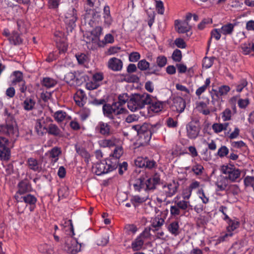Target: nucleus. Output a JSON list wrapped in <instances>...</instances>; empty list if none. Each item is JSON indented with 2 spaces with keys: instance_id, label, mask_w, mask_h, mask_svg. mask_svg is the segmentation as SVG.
I'll use <instances>...</instances> for the list:
<instances>
[{
  "instance_id": "obj_44",
  "label": "nucleus",
  "mask_w": 254,
  "mask_h": 254,
  "mask_svg": "<svg viewBox=\"0 0 254 254\" xmlns=\"http://www.w3.org/2000/svg\"><path fill=\"white\" fill-rule=\"evenodd\" d=\"M232 114V111L230 109H225L222 113V119L223 121L226 122L231 120Z\"/></svg>"
},
{
  "instance_id": "obj_12",
  "label": "nucleus",
  "mask_w": 254,
  "mask_h": 254,
  "mask_svg": "<svg viewBox=\"0 0 254 254\" xmlns=\"http://www.w3.org/2000/svg\"><path fill=\"white\" fill-rule=\"evenodd\" d=\"M32 190L31 185L26 181L20 182L18 185V190L16 192L14 198L16 200L21 199L22 196L27 194Z\"/></svg>"
},
{
  "instance_id": "obj_42",
  "label": "nucleus",
  "mask_w": 254,
  "mask_h": 254,
  "mask_svg": "<svg viewBox=\"0 0 254 254\" xmlns=\"http://www.w3.org/2000/svg\"><path fill=\"white\" fill-rule=\"evenodd\" d=\"M119 101L118 102H115V103H118V106L120 107H123V105L125 104L127 102H128L129 101V97L127 93H124L121 94L118 97Z\"/></svg>"
},
{
  "instance_id": "obj_59",
  "label": "nucleus",
  "mask_w": 254,
  "mask_h": 254,
  "mask_svg": "<svg viewBox=\"0 0 254 254\" xmlns=\"http://www.w3.org/2000/svg\"><path fill=\"white\" fill-rule=\"evenodd\" d=\"M244 184L246 186H254V177L252 176H247L244 180Z\"/></svg>"
},
{
  "instance_id": "obj_40",
  "label": "nucleus",
  "mask_w": 254,
  "mask_h": 254,
  "mask_svg": "<svg viewBox=\"0 0 254 254\" xmlns=\"http://www.w3.org/2000/svg\"><path fill=\"white\" fill-rule=\"evenodd\" d=\"M10 41L14 44H19L22 43V39L20 35L16 32H13L9 37Z\"/></svg>"
},
{
  "instance_id": "obj_15",
  "label": "nucleus",
  "mask_w": 254,
  "mask_h": 254,
  "mask_svg": "<svg viewBox=\"0 0 254 254\" xmlns=\"http://www.w3.org/2000/svg\"><path fill=\"white\" fill-rule=\"evenodd\" d=\"M188 137L190 139L196 138L199 134L200 128L195 123L190 122L186 127Z\"/></svg>"
},
{
  "instance_id": "obj_2",
  "label": "nucleus",
  "mask_w": 254,
  "mask_h": 254,
  "mask_svg": "<svg viewBox=\"0 0 254 254\" xmlns=\"http://www.w3.org/2000/svg\"><path fill=\"white\" fill-rule=\"evenodd\" d=\"M103 111L105 116L112 120V123L115 127H118L121 123V118L119 116L126 112L123 107H120L118 103H113L112 105L105 104L103 106Z\"/></svg>"
},
{
  "instance_id": "obj_31",
  "label": "nucleus",
  "mask_w": 254,
  "mask_h": 254,
  "mask_svg": "<svg viewBox=\"0 0 254 254\" xmlns=\"http://www.w3.org/2000/svg\"><path fill=\"white\" fill-rule=\"evenodd\" d=\"M116 140L114 138L110 139H104L99 141V144L101 147H111L115 145Z\"/></svg>"
},
{
  "instance_id": "obj_60",
  "label": "nucleus",
  "mask_w": 254,
  "mask_h": 254,
  "mask_svg": "<svg viewBox=\"0 0 254 254\" xmlns=\"http://www.w3.org/2000/svg\"><path fill=\"white\" fill-rule=\"evenodd\" d=\"M156 63L159 67H163L166 64L167 59L164 56H159L157 59Z\"/></svg>"
},
{
  "instance_id": "obj_1",
  "label": "nucleus",
  "mask_w": 254,
  "mask_h": 254,
  "mask_svg": "<svg viewBox=\"0 0 254 254\" xmlns=\"http://www.w3.org/2000/svg\"><path fill=\"white\" fill-rule=\"evenodd\" d=\"M159 181L160 177L158 175L156 174L149 178L145 174L137 179L133 186L135 190L139 191L143 190L146 191L155 189L156 185L159 184Z\"/></svg>"
},
{
  "instance_id": "obj_25",
  "label": "nucleus",
  "mask_w": 254,
  "mask_h": 254,
  "mask_svg": "<svg viewBox=\"0 0 254 254\" xmlns=\"http://www.w3.org/2000/svg\"><path fill=\"white\" fill-rule=\"evenodd\" d=\"M61 153L60 148L55 147L49 151L47 154L49 155V158L51 159L52 162L55 163L59 160V156Z\"/></svg>"
},
{
  "instance_id": "obj_55",
  "label": "nucleus",
  "mask_w": 254,
  "mask_h": 254,
  "mask_svg": "<svg viewBox=\"0 0 254 254\" xmlns=\"http://www.w3.org/2000/svg\"><path fill=\"white\" fill-rule=\"evenodd\" d=\"M192 193V190L191 189L189 188H186L183 190L182 195L183 198V199H185L186 200H189L190 199Z\"/></svg>"
},
{
  "instance_id": "obj_41",
  "label": "nucleus",
  "mask_w": 254,
  "mask_h": 254,
  "mask_svg": "<svg viewBox=\"0 0 254 254\" xmlns=\"http://www.w3.org/2000/svg\"><path fill=\"white\" fill-rule=\"evenodd\" d=\"M148 198V195L144 196L134 195L131 198V201L133 203L134 205H135V204L141 203L145 201Z\"/></svg>"
},
{
  "instance_id": "obj_20",
  "label": "nucleus",
  "mask_w": 254,
  "mask_h": 254,
  "mask_svg": "<svg viewBox=\"0 0 254 254\" xmlns=\"http://www.w3.org/2000/svg\"><path fill=\"white\" fill-rule=\"evenodd\" d=\"M229 182L226 176L220 175L217 177L215 185L218 190H224L229 186Z\"/></svg>"
},
{
  "instance_id": "obj_35",
  "label": "nucleus",
  "mask_w": 254,
  "mask_h": 254,
  "mask_svg": "<svg viewBox=\"0 0 254 254\" xmlns=\"http://www.w3.org/2000/svg\"><path fill=\"white\" fill-rule=\"evenodd\" d=\"M36 102L35 101L30 98H27L23 102V108L26 110V111H30L32 110L35 105Z\"/></svg>"
},
{
  "instance_id": "obj_24",
  "label": "nucleus",
  "mask_w": 254,
  "mask_h": 254,
  "mask_svg": "<svg viewBox=\"0 0 254 254\" xmlns=\"http://www.w3.org/2000/svg\"><path fill=\"white\" fill-rule=\"evenodd\" d=\"M49 134L55 136L61 137L63 136V131L55 124H51L49 125L46 130Z\"/></svg>"
},
{
  "instance_id": "obj_9",
  "label": "nucleus",
  "mask_w": 254,
  "mask_h": 254,
  "mask_svg": "<svg viewBox=\"0 0 254 254\" xmlns=\"http://www.w3.org/2000/svg\"><path fill=\"white\" fill-rule=\"evenodd\" d=\"M150 229H146L131 243V248L134 251L140 250L144 244V240L150 235Z\"/></svg>"
},
{
  "instance_id": "obj_32",
  "label": "nucleus",
  "mask_w": 254,
  "mask_h": 254,
  "mask_svg": "<svg viewBox=\"0 0 254 254\" xmlns=\"http://www.w3.org/2000/svg\"><path fill=\"white\" fill-rule=\"evenodd\" d=\"M57 83V81L54 78L50 77H45L42 81V85L47 88H50L55 86Z\"/></svg>"
},
{
  "instance_id": "obj_48",
  "label": "nucleus",
  "mask_w": 254,
  "mask_h": 254,
  "mask_svg": "<svg viewBox=\"0 0 254 254\" xmlns=\"http://www.w3.org/2000/svg\"><path fill=\"white\" fill-rule=\"evenodd\" d=\"M250 103L249 98H240L238 101V106L241 109H246Z\"/></svg>"
},
{
  "instance_id": "obj_53",
  "label": "nucleus",
  "mask_w": 254,
  "mask_h": 254,
  "mask_svg": "<svg viewBox=\"0 0 254 254\" xmlns=\"http://www.w3.org/2000/svg\"><path fill=\"white\" fill-rule=\"evenodd\" d=\"M145 163H146V158L138 157L135 160V165L140 168L144 167Z\"/></svg>"
},
{
  "instance_id": "obj_29",
  "label": "nucleus",
  "mask_w": 254,
  "mask_h": 254,
  "mask_svg": "<svg viewBox=\"0 0 254 254\" xmlns=\"http://www.w3.org/2000/svg\"><path fill=\"white\" fill-rule=\"evenodd\" d=\"M35 129L39 134L43 133L47 130L45 122L43 119H40L37 120L35 125Z\"/></svg>"
},
{
  "instance_id": "obj_21",
  "label": "nucleus",
  "mask_w": 254,
  "mask_h": 254,
  "mask_svg": "<svg viewBox=\"0 0 254 254\" xmlns=\"http://www.w3.org/2000/svg\"><path fill=\"white\" fill-rule=\"evenodd\" d=\"M74 100L79 106H83L86 103L87 97L82 90H78L74 96Z\"/></svg>"
},
{
  "instance_id": "obj_39",
  "label": "nucleus",
  "mask_w": 254,
  "mask_h": 254,
  "mask_svg": "<svg viewBox=\"0 0 254 254\" xmlns=\"http://www.w3.org/2000/svg\"><path fill=\"white\" fill-rule=\"evenodd\" d=\"M67 115L65 112L62 111H57L54 115L55 120L58 122L63 121L66 117Z\"/></svg>"
},
{
  "instance_id": "obj_4",
  "label": "nucleus",
  "mask_w": 254,
  "mask_h": 254,
  "mask_svg": "<svg viewBox=\"0 0 254 254\" xmlns=\"http://www.w3.org/2000/svg\"><path fill=\"white\" fill-rule=\"evenodd\" d=\"M117 167V160L107 159L95 164L92 168V171L97 175L100 176L113 171Z\"/></svg>"
},
{
  "instance_id": "obj_33",
  "label": "nucleus",
  "mask_w": 254,
  "mask_h": 254,
  "mask_svg": "<svg viewBox=\"0 0 254 254\" xmlns=\"http://www.w3.org/2000/svg\"><path fill=\"white\" fill-rule=\"evenodd\" d=\"M104 18L105 24L107 26H109L112 23V19L110 15V8L108 6H104Z\"/></svg>"
},
{
  "instance_id": "obj_11",
  "label": "nucleus",
  "mask_w": 254,
  "mask_h": 254,
  "mask_svg": "<svg viewBox=\"0 0 254 254\" xmlns=\"http://www.w3.org/2000/svg\"><path fill=\"white\" fill-rule=\"evenodd\" d=\"M77 11L75 7H71L65 14V23L70 28V30L75 26L77 20Z\"/></svg>"
},
{
  "instance_id": "obj_49",
  "label": "nucleus",
  "mask_w": 254,
  "mask_h": 254,
  "mask_svg": "<svg viewBox=\"0 0 254 254\" xmlns=\"http://www.w3.org/2000/svg\"><path fill=\"white\" fill-rule=\"evenodd\" d=\"M14 78L13 79V83H20L23 80L22 73L19 71H16L13 72Z\"/></svg>"
},
{
  "instance_id": "obj_61",
  "label": "nucleus",
  "mask_w": 254,
  "mask_h": 254,
  "mask_svg": "<svg viewBox=\"0 0 254 254\" xmlns=\"http://www.w3.org/2000/svg\"><path fill=\"white\" fill-rule=\"evenodd\" d=\"M213 63V60L211 58H205L203 61V66L206 68L210 67Z\"/></svg>"
},
{
  "instance_id": "obj_18",
  "label": "nucleus",
  "mask_w": 254,
  "mask_h": 254,
  "mask_svg": "<svg viewBox=\"0 0 254 254\" xmlns=\"http://www.w3.org/2000/svg\"><path fill=\"white\" fill-rule=\"evenodd\" d=\"M108 67L113 71H120L123 67V62L116 58H112L108 62Z\"/></svg>"
},
{
  "instance_id": "obj_50",
  "label": "nucleus",
  "mask_w": 254,
  "mask_h": 254,
  "mask_svg": "<svg viewBox=\"0 0 254 254\" xmlns=\"http://www.w3.org/2000/svg\"><path fill=\"white\" fill-rule=\"evenodd\" d=\"M40 252L43 253H48L51 254L52 250V247L50 246H49L47 244H41L38 248Z\"/></svg>"
},
{
  "instance_id": "obj_58",
  "label": "nucleus",
  "mask_w": 254,
  "mask_h": 254,
  "mask_svg": "<svg viewBox=\"0 0 254 254\" xmlns=\"http://www.w3.org/2000/svg\"><path fill=\"white\" fill-rule=\"evenodd\" d=\"M172 59L176 62H180L182 59V53L180 50H175L172 55Z\"/></svg>"
},
{
  "instance_id": "obj_47",
  "label": "nucleus",
  "mask_w": 254,
  "mask_h": 254,
  "mask_svg": "<svg viewBox=\"0 0 254 254\" xmlns=\"http://www.w3.org/2000/svg\"><path fill=\"white\" fill-rule=\"evenodd\" d=\"M230 91V87L228 85H223L218 88V94L219 96L226 95Z\"/></svg>"
},
{
  "instance_id": "obj_63",
  "label": "nucleus",
  "mask_w": 254,
  "mask_h": 254,
  "mask_svg": "<svg viewBox=\"0 0 254 254\" xmlns=\"http://www.w3.org/2000/svg\"><path fill=\"white\" fill-rule=\"evenodd\" d=\"M125 228L128 234H134L137 231L136 227L133 224H127L125 226Z\"/></svg>"
},
{
  "instance_id": "obj_26",
  "label": "nucleus",
  "mask_w": 254,
  "mask_h": 254,
  "mask_svg": "<svg viewBox=\"0 0 254 254\" xmlns=\"http://www.w3.org/2000/svg\"><path fill=\"white\" fill-rule=\"evenodd\" d=\"M228 225L226 227L227 232H232L237 229L240 226V222L237 219H231L230 218L226 220Z\"/></svg>"
},
{
  "instance_id": "obj_46",
  "label": "nucleus",
  "mask_w": 254,
  "mask_h": 254,
  "mask_svg": "<svg viewBox=\"0 0 254 254\" xmlns=\"http://www.w3.org/2000/svg\"><path fill=\"white\" fill-rule=\"evenodd\" d=\"M241 49L243 53L248 55L253 51L252 45L250 43H245L241 45Z\"/></svg>"
},
{
  "instance_id": "obj_57",
  "label": "nucleus",
  "mask_w": 254,
  "mask_h": 254,
  "mask_svg": "<svg viewBox=\"0 0 254 254\" xmlns=\"http://www.w3.org/2000/svg\"><path fill=\"white\" fill-rule=\"evenodd\" d=\"M99 86V84L93 80L87 82L86 84V88L88 90H94L97 88Z\"/></svg>"
},
{
  "instance_id": "obj_37",
  "label": "nucleus",
  "mask_w": 254,
  "mask_h": 254,
  "mask_svg": "<svg viewBox=\"0 0 254 254\" xmlns=\"http://www.w3.org/2000/svg\"><path fill=\"white\" fill-rule=\"evenodd\" d=\"M123 154V150L122 147L120 146L116 147L114 150V152L113 154V158L110 159L109 160H116L117 161V162L118 163V159L120 158V157Z\"/></svg>"
},
{
  "instance_id": "obj_54",
  "label": "nucleus",
  "mask_w": 254,
  "mask_h": 254,
  "mask_svg": "<svg viewBox=\"0 0 254 254\" xmlns=\"http://www.w3.org/2000/svg\"><path fill=\"white\" fill-rule=\"evenodd\" d=\"M221 34L220 29H214L211 32V38H214L216 40H219L221 38Z\"/></svg>"
},
{
  "instance_id": "obj_17",
  "label": "nucleus",
  "mask_w": 254,
  "mask_h": 254,
  "mask_svg": "<svg viewBox=\"0 0 254 254\" xmlns=\"http://www.w3.org/2000/svg\"><path fill=\"white\" fill-rule=\"evenodd\" d=\"M56 39L55 40L57 47L59 49L60 53H64L67 49V44L66 43L65 39L63 37L62 33H57L55 34Z\"/></svg>"
},
{
  "instance_id": "obj_27",
  "label": "nucleus",
  "mask_w": 254,
  "mask_h": 254,
  "mask_svg": "<svg viewBox=\"0 0 254 254\" xmlns=\"http://www.w3.org/2000/svg\"><path fill=\"white\" fill-rule=\"evenodd\" d=\"M168 230L173 235L176 236L180 233L179 222L175 221L169 224L167 227Z\"/></svg>"
},
{
  "instance_id": "obj_7",
  "label": "nucleus",
  "mask_w": 254,
  "mask_h": 254,
  "mask_svg": "<svg viewBox=\"0 0 254 254\" xmlns=\"http://www.w3.org/2000/svg\"><path fill=\"white\" fill-rule=\"evenodd\" d=\"M221 172L226 175L230 182H236L240 179L241 171L232 165H223Z\"/></svg>"
},
{
  "instance_id": "obj_5",
  "label": "nucleus",
  "mask_w": 254,
  "mask_h": 254,
  "mask_svg": "<svg viewBox=\"0 0 254 254\" xmlns=\"http://www.w3.org/2000/svg\"><path fill=\"white\" fill-rule=\"evenodd\" d=\"M189 209H192L190 201L185 199L179 200L177 196L174 198L170 206V214L173 217H177L181 214L182 211H186Z\"/></svg>"
},
{
  "instance_id": "obj_52",
  "label": "nucleus",
  "mask_w": 254,
  "mask_h": 254,
  "mask_svg": "<svg viewBox=\"0 0 254 254\" xmlns=\"http://www.w3.org/2000/svg\"><path fill=\"white\" fill-rule=\"evenodd\" d=\"M229 153V149L226 146H222L218 149L217 151L218 155L221 157H224L228 155Z\"/></svg>"
},
{
  "instance_id": "obj_13",
  "label": "nucleus",
  "mask_w": 254,
  "mask_h": 254,
  "mask_svg": "<svg viewBox=\"0 0 254 254\" xmlns=\"http://www.w3.org/2000/svg\"><path fill=\"white\" fill-rule=\"evenodd\" d=\"M178 187V183L172 181L163 186L161 192L165 194L166 197H172L177 191Z\"/></svg>"
},
{
  "instance_id": "obj_36",
  "label": "nucleus",
  "mask_w": 254,
  "mask_h": 254,
  "mask_svg": "<svg viewBox=\"0 0 254 254\" xmlns=\"http://www.w3.org/2000/svg\"><path fill=\"white\" fill-rule=\"evenodd\" d=\"M164 223V219L161 217H156L152 220V226L156 229L160 228Z\"/></svg>"
},
{
  "instance_id": "obj_34",
  "label": "nucleus",
  "mask_w": 254,
  "mask_h": 254,
  "mask_svg": "<svg viewBox=\"0 0 254 254\" xmlns=\"http://www.w3.org/2000/svg\"><path fill=\"white\" fill-rule=\"evenodd\" d=\"M151 105L150 106V110L154 113H158L161 111L163 108V104L160 101H153L152 99Z\"/></svg>"
},
{
  "instance_id": "obj_30",
  "label": "nucleus",
  "mask_w": 254,
  "mask_h": 254,
  "mask_svg": "<svg viewBox=\"0 0 254 254\" xmlns=\"http://www.w3.org/2000/svg\"><path fill=\"white\" fill-rule=\"evenodd\" d=\"M64 79L65 81L70 86H74L77 85V80L75 78V75L74 73H67L65 75Z\"/></svg>"
},
{
  "instance_id": "obj_14",
  "label": "nucleus",
  "mask_w": 254,
  "mask_h": 254,
  "mask_svg": "<svg viewBox=\"0 0 254 254\" xmlns=\"http://www.w3.org/2000/svg\"><path fill=\"white\" fill-rule=\"evenodd\" d=\"M8 140L4 137H0V158L3 160H8L10 156V151L7 147Z\"/></svg>"
},
{
  "instance_id": "obj_8",
  "label": "nucleus",
  "mask_w": 254,
  "mask_h": 254,
  "mask_svg": "<svg viewBox=\"0 0 254 254\" xmlns=\"http://www.w3.org/2000/svg\"><path fill=\"white\" fill-rule=\"evenodd\" d=\"M132 128L136 131L140 138L143 140V143H148L151 137L150 125L147 124L136 125L132 126Z\"/></svg>"
},
{
  "instance_id": "obj_43",
  "label": "nucleus",
  "mask_w": 254,
  "mask_h": 254,
  "mask_svg": "<svg viewBox=\"0 0 254 254\" xmlns=\"http://www.w3.org/2000/svg\"><path fill=\"white\" fill-rule=\"evenodd\" d=\"M175 106L178 112L182 113L186 107L185 101L182 98H179L178 102L175 103Z\"/></svg>"
},
{
  "instance_id": "obj_23",
  "label": "nucleus",
  "mask_w": 254,
  "mask_h": 254,
  "mask_svg": "<svg viewBox=\"0 0 254 254\" xmlns=\"http://www.w3.org/2000/svg\"><path fill=\"white\" fill-rule=\"evenodd\" d=\"M175 26L179 33H184L190 31V26L189 23L186 21H180L178 20L175 21Z\"/></svg>"
},
{
  "instance_id": "obj_19",
  "label": "nucleus",
  "mask_w": 254,
  "mask_h": 254,
  "mask_svg": "<svg viewBox=\"0 0 254 254\" xmlns=\"http://www.w3.org/2000/svg\"><path fill=\"white\" fill-rule=\"evenodd\" d=\"M26 163L28 167L34 171L39 172L42 170V163L34 158H28Z\"/></svg>"
},
{
  "instance_id": "obj_22",
  "label": "nucleus",
  "mask_w": 254,
  "mask_h": 254,
  "mask_svg": "<svg viewBox=\"0 0 254 254\" xmlns=\"http://www.w3.org/2000/svg\"><path fill=\"white\" fill-rule=\"evenodd\" d=\"M16 200L20 202L24 201L26 204L30 205V210L32 211L33 210V206L35 204L37 199L34 195L27 193L22 196L21 199Z\"/></svg>"
},
{
  "instance_id": "obj_64",
  "label": "nucleus",
  "mask_w": 254,
  "mask_h": 254,
  "mask_svg": "<svg viewBox=\"0 0 254 254\" xmlns=\"http://www.w3.org/2000/svg\"><path fill=\"white\" fill-rule=\"evenodd\" d=\"M212 129L215 133H219L224 130L222 124L215 123L212 126Z\"/></svg>"
},
{
  "instance_id": "obj_3",
  "label": "nucleus",
  "mask_w": 254,
  "mask_h": 254,
  "mask_svg": "<svg viewBox=\"0 0 254 254\" xmlns=\"http://www.w3.org/2000/svg\"><path fill=\"white\" fill-rule=\"evenodd\" d=\"M151 101L152 96L147 93L134 94L128 101L127 107L130 111H135L150 104Z\"/></svg>"
},
{
  "instance_id": "obj_10",
  "label": "nucleus",
  "mask_w": 254,
  "mask_h": 254,
  "mask_svg": "<svg viewBox=\"0 0 254 254\" xmlns=\"http://www.w3.org/2000/svg\"><path fill=\"white\" fill-rule=\"evenodd\" d=\"M81 245L71 237H67L65 240V250L69 253L75 254L80 251Z\"/></svg>"
},
{
  "instance_id": "obj_6",
  "label": "nucleus",
  "mask_w": 254,
  "mask_h": 254,
  "mask_svg": "<svg viewBox=\"0 0 254 254\" xmlns=\"http://www.w3.org/2000/svg\"><path fill=\"white\" fill-rule=\"evenodd\" d=\"M0 132L5 134L15 139L18 135V130L16 122L11 120V118L10 121L7 120L5 125L0 126Z\"/></svg>"
},
{
  "instance_id": "obj_45",
  "label": "nucleus",
  "mask_w": 254,
  "mask_h": 254,
  "mask_svg": "<svg viewBox=\"0 0 254 254\" xmlns=\"http://www.w3.org/2000/svg\"><path fill=\"white\" fill-rule=\"evenodd\" d=\"M204 170L203 167L199 164L195 163L192 167L191 170L196 175H200Z\"/></svg>"
},
{
  "instance_id": "obj_56",
  "label": "nucleus",
  "mask_w": 254,
  "mask_h": 254,
  "mask_svg": "<svg viewBox=\"0 0 254 254\" xmlns=\"http://www.w3.org/2000/svg\"><path fill=\"white\" fill-rule=\"evenodd\" d=\"M156 9L159 14H163L164 12V7L163 3L162 1H156Z\"/></svg>"
},
{
  "instance_id": "obj_16",
  "label": "nucleus",
  "mask_w": 254,
  "mask_h": 254,
  "mask_svg": "<svg viewBox=\"0 0 254 254\" xmlns=\"http://www.w3.org/2000/svg\"><path fill=\"white\" fill-rule=\"evenodd\" d=\"M97 132L105 135L109 136L112 133V129L109 124L103 122H99L95 127Z\"/></svg>"
},
{
  "instance_id": "obj_28",
  "label": "nucleus",
  "mask_w": 254,
  "mask_h": 254,
  "mask_svg": "<svg viewBox=\"0 0 254 254\" xmlns=\"http://www.w3.org/2000/svg\"><path fill=\"white\" fill-rule=\"evenodd\" d=\"M235 24L232 23H227L223 25L220 30L222 34L224 35H231L234 31Z\"/></svg>"
},
{
  "instance_id": "obj_51",
  "label": "nucleus",
  "mask_w": 254,
  "mask_h": 254,
  "mask_svg": "<svg viewBox=\"0 0 254 254\" xmlns=\"http://www.w3.org/2000/svg\"><path fill=\"white\" fill-rule=\"evenodd\" d=\"M149 63L145 60H142L138 63L137 66L141 70H145L149 68Z\"/></svg>"
},
{
  "instance_id": "obj_38",
  "label": "nucleus",
  "mask_w": 254,
  "mask_h": 254,
  "mask_svg": "<svg viewBox=\"0 0 254 254\" xmlns=\"http://www.w3.org/2000/svg\"><path fill=\"white\" fill-rule=\"evenodd\" d=\"M248 82L246 79L241 80L237 84L235 85L236 91L240 93L247 86Z\"/></svg>"
},
{
  "instance_id": "obj_62",
  "label": "nucleus",
  "mask_w": 254,
  "mask_h": 254,
  "mask_svg": "<svg viewBox=\"0 0 254 254\" xmlns=\"http://www.w3.org/2000/svg\"><path fill=\"white\" fill-rule=\"evenodd\" d=\"M140 57V55L138 52H132L129 56V60L131 62H137Z\"/></svg>"
}]
</instances>
